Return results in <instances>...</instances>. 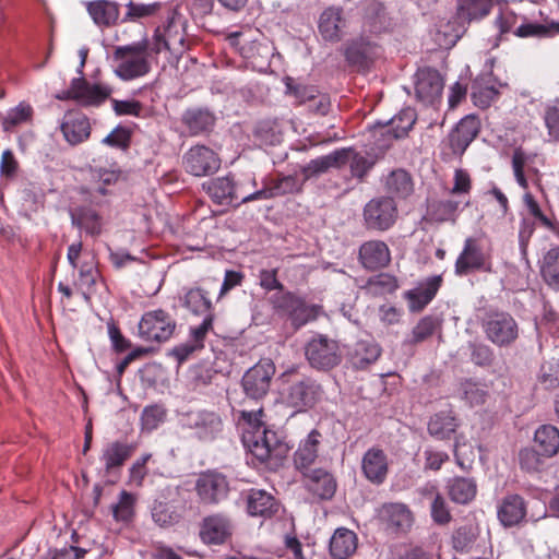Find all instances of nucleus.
<instances>
[{
	"mask_svg": "<svg viewBox=\"0 0 559 559\" xmlns=\"http://www.w3.org/2000/svg\"><path fill=\"white\" fill-rule=\"evenodd\" d=\"M322 440L323 435L321 431L312 429L307 437L299 442L294 453V464L298 471L304 474L311 471L310 467L318 457Z\"/></svg>",
	"mask_w": 559,
	"mask_h": 559,
	"instance_id": "22",
	"label": "nucleus"
},
{
	"mask_svg": "<svg viewBox=\"0 0 559 559\" xmlns=\"http://www.w3.org/2000/svg\"><path fill=\"white\" fill-rule=\"evenodd\" d=\"M361 471L364 476L374 485H381L389 473L388 456L382 449L370 448L362 456Z\"/></svg>",
	"mask_w": 559,
	"mask_h": 559,
	"instance_id": "21",
	"label": "nucleus"
},
{
	"mask_svg": "<svg viewBox=\"0 0 559 559\" xmlns=\"http://www.w3.org/2000/svg\"><path fill=\"white\" fill-rule=\"evenodd\" d=\"M527 514V504L524 498L518 493H510L502 498L497 508V516L504 527H513L521 524Z\"/></svg>",
	"mask_w": 559,
	"mask_h": 559,
	"instance_id": "19",
	"label": "nucleus"
},
{
	"mask_svg": "<svg viewBox=\"0 0 559 559\" xmlns=\"http://www.w3.org/2000/svg\"><path fill=\"white\" fill-rule=\"evenodd\" d=\"M383 188L388 198L395 201H405L413 195L415 183L412 175L402 168L394 169L383 180Z\"/></svg>",
	"mask_w": 559,
	"mask_h": 559,
	"instance_id": "24",
	"label": "nucleus"
},
{
	"mask_svg": "<svg viewBox=\"0 0 559 559\" xmlns=\"http://www.w3.org/2000/svg\"><path fill=\"white\" fill-rule=\"evenodd\" d=\"M534 442L549 459L559 452V429L552 425L540 426L534 435Z\"/></svg>",
	"mask_w": 559,
	"mask_h": 559,
	"instance_id": "40",
	"label": "nucleus"
},
{
	"mask_svg": "<svg viewBox=\"0 0 559 559\" xmlns=\"http://www.w3.org/2000/svg\"><path fill=\"white\" fill-rule=\"evenodd\" d=\"M364 218L368 228L388 230L397 218L396 203L386 195L374 198L365 205Z\"/></svg>",
	"mask_w": 559,
	"mask_h": 559,
	"instance_id": "9",
	"label": "nucleus"
},
{
	"mask_svg": "<svg viewBox=\"0 0 559 559\" xmlns=\"http://www.w3.org/2000/svg\"><path fill=\"white\" fill-rule=\"evenodd\" d=\"M455 274L465 276L474 271H489L485 253L475 238H467L464 241L462 252L459 254L455 264Z\"/></svg>",
	"mask_w": 559,
	"mask_h": 559,
	"instance_id": "17",
	"label": "nucleus"
},
{
	"mask_svg": "<svg viewBox=\"0 0 559 559\" xmlns=\"http://www.w3.org/2000/svg\"><path fill=\"white\" fill-rule=\"evenodd\" d=\"M160 9V2L135 3L130 1L127 4V12L122 19V22H135L143 17L153 16L157 14Z\"/></svg>",
	"mask_w": 559,
	"mask_h": 559,
	"instance_id": "50",
	"label": "nucleus"
},
{
	"mask_svg": "<svg viewBox=\"0 0 559 559\" xmlns=\"http://www.w3.org/2000/svg\"><path fill=\"white\" fill-rule=\"evenodd\" d=\"M32 116V106L25 103H20L15 108L11 109L5 117L2 118V128L4 131L10 132L16 126L29 121Z\"/></svg>",
	"mask_w": 559,
	"mask_h": 559,
	"instance_id": "49",
	"label": "nucleus"
},
{
	"mask_svg": "<svg viewBox=\"0 0 559 559\" xmlns=\"http://www.w3.org/2000/svg\"><path fill=\"white\" fill-rule=\"evenodd\" d=\"M86 10L93 22L99 27L116 25L120 15L119 4L109 0L90 1L86 4Z\"/></svg>",
	"mask_w": 559,
	"mask_h": 559,
	"instance_id": "30",
	"label": "nucleus"
},
{
	"mask_svg": "<svg viewBox=\"0 0 559 559\" xmlns=\"http://www.w3.org/2000/svg\"><path fill=\"white\" fill-rule=\"evenodd\" d=\"M264 411H241L240 420L247 424L251 430L243 433V444L251 454V463L255 466H265L276 469L286 459L289 447L276 431L267 429L262 418Z\"/></svg>",
	"mask_w": 559,
	"mask_h": 559,
	"instance_id": "1",
	"label": "nucleus"
},
{
	"mask_svg": "<svg viewBox=\"0 0 559 559\" xmlns=\"http://www.w3.org/2000/svg\"><path fill=\"white\" fill-rule=\"evenodd\" d=\"M134 502L133 495L121 491L119 502L112 508L114 518L117 521H129L133 516Z\"/></svg>",
	"mask_w": 559,
	"mask_h": 559,
	"instance_id": "59",
	"label": "nucleus"
},
{
	"mask_svg": "<svg viewBox=\"0 0 559 559\" xmlns=\"http://www.w3.org/2000/svg\"><path fill=\"white\" fill-rule=\"evenodd\" d=\"M342 10L338 8H328L319 20V32L325 40L338 41L342 38V27L344 19Z\"/></svg>",
	"mask_w": 559,
	"mask_h": 559,
	"instance_id": "34",
	"label": "nucleus"
},
{
	"mask_svg": "<svg viewBox=\"0 0 559 559\" xmlns=\"http://www.w3.org/2000/svg\"><path fill=\"white\" fill-rule=\"evenodd\" d=\"M453 452L457 466L463 471H469L475 461L473 447L466 442L461 443L456 439Z\"/></svg>",
	"mask_w": 559,
	"mask_h": 559,
	"instance_id": "58",
	"label": "nucleus"
},
{
	"mask_svg": "<svg viewBox=\"0 0 559 559\" xmlns=\"http://www.w3.org/2000/svg\"><path fill=\"white\" fill-rule=\"evenodd\" d=\"M543 118L549 138L559 141V103L548 105L544 110Z\"/></svg>",
	"mask_w": 559,
	"mask_h": 559,
	"instance_id": "63",
	"label": "nucleus"
},
{
	"mask_svg": "<svg viewBox=\"0 0 559 559\" xmlns=\"http://www.w3.org/2000/svg\"><path fill=\"white\" fill-rule=\"evenodd\" d=\"M457 426V419L451 411L439 412L430 418L428 431L432 437L445 440L456 431Z\"/></svg>",
	"mask_w": 559,
	"mask_h": 559,
	"instance_id": "38",
	"label": "nucleus"
},
{
	"mask_svg": "<svg viewBox=\"0 0 559 559\" xmlns=\"http://www.w3.org/2000/svg\"><path fill=\"white\" fill-rule=\"evenodd\" d=\"M441 284L442 276L435 275L428 277L426 282L418 287L407 290L405 293V299L408 301L409 311H421L436 297Z\"/></svg>",
	"mask_w": 559,
	"mask_h": 559,
	"instance_id": "27",
	"label": "nucleus"
},
{
	"mask_svg": "<svg viewBox=\"0 0 559 559\" xmlns=\"http://www.w3.org/2000/svg\"><path fill=\"white\" fill-rule=\"evenodd\" d=\"M448 487L451 500L461 504L471 502L477 493V484L473 478L454 477Z\"/></svg>",
	"mask_w": 559,
	"mask_h": 559,
	"instance_id": "41",
	"label": "nucleus"
},
{
	"mask_svg": "<svg viewBox=\"0 0 559 559\" xmlns=\"http://www.w3.org/2000/svg\"><path fill=\"white\" fill-rule=\"evenodd\" d=\"M216 118L207 108H188L181 116V124L190 136L207 135L215 126Z\"/></svg>",
	"mask_w": 559,
	"mask_h": 559,
	"instance_id": "23",
	"label": "nucleus"
},
{
	"mask_svg": "<svg viewBox=\"0 0 559 559\" xmlns=\"http://www.w3.org/2000/svg\"><path fill=\"white\" fill-rule=\"evenodd\" d=\"M176 319L164 309L145 311L138 324V336L146 343H164L174 334Z\"/></svg>",
	"mask_w": 559,
	"mask_h": 559,
	"instance_id": "4",
	"label": "nucleus"
},
{
	"mask_svg": "<svg viewBox=\"0 0 559 559\" xmlns=\"http://www.w3.org/2000/svg\"><path fill=\"white\" fill-rule=\"evenodd\" d=\"M71 223L73 226L84 230L92 237L99 236L103 231V218L93 209L79 206L71 211Z\"/></svg>",
	"mask_w": 559,
	"mask_h": 559,
	"instance_id": "33",
	"label": "nucleus"
},
{
	"mask_svg": "<svg viewBox=\"0 0 559 559\" xmlns=\"http://www.w3.org/2000/svg\"><path fill=\"white\" fill-rule=\"evenodd\" d=\"M286 94L294 96L298 104L314 100L316 91L312 87L295 83L293 78L285 79Z\"/></svg>",
	"mask_w": 559,
	"mask_h": 559,
	"instance_id": "60",
	"label": "nucleus"
},
{
	"mask_svg": "<svg viewBox=\"0 0 559 559\" xmlns=\"http://www.w3.org/2000/svg\"><path fill=\"white\" fill-rule=\"evenodd\" d=\"M61 131L71 145H76L90 138L91 123L85 116L69 117L61 124Z\"/></svg>",
	"mask_w": 559,
	"mask_h": 559,
	"instance_id": "37",
	"label": "nucleus"
},
{
	"mask_svg": "<svg viewBox=\"0 0 559 559\" xmlns=\"http://www.w3.org/2000/svg\"><path fill=\"white\" fill-rule=\"evenodd\" d=\"M548 456L534 448H524L519 452V464L522 471L528 474H539L546 468Z\"/></svg>",
	"mask_w": 559,
	"mask_h": 559,
	"instance_id": "45",
	"label": "nucleus"
},
{
	"mask_svg": "<svg viewBox=\"0 0 559 559\" xmlns=\"http://www.w3.org/2000/svg\"><path fill=\"white\" fill-rule=\"evenodd\" d=\"M309 491L320 499H331L336 490V481L333 475L325 469L316 468L304 474Z\"/></svg>",
	"mask_w": 559,
	"mask_h": 559,
	"instance_id": "32",
	"label": "nucleus"
},
{
	"mask_svg": "<svg viewBox=\"0 0 559 559\" xmlns=\"http://www.w3.org/2000/svg\"><path fill=\"white\" fill-rule=\"evenodd\" d=\"M348 163L352 176L357 178L359 181L365 180L366 176L376 164L374 160L369 159L365 155L356 152L354 148H352L350 159Z\"/></svg>",
	"mask_w": 559,
	"mask_h": 559,
	"instance_id": "55",
	"label": "nucleus"
},
{
	"mask_svg": "<svg viewBox=\"0 0 559 559\" xmlns=\"http://www.w3.org/2000/svg\"><path fill=\"white\" fill-rule=\"evenodd\" d=\"M440 328L441 322L438 318L426 316L417 322L404 343L411 346L420 344L431 337Z\"/></svg>",
	"mask_w": 559,
	"mask_h": 559,
	"instance_id": "44",
	"label": "nucleus"
},
{
	"mask_svg": "<svg viewBox=\"0 0 559 559\" xmlns=\"http://www.w3.org/2000/svg\"><path fill=\"white\" fill-rule=\"evenodd\" d=\"M415 121V111L411 108H405L395 115L388 123L381 126L378 132L386 136L385 143L381 145V148H388L391 146L393 140L406 136Z\"/></svg>",
	"mask_w": 559,
	"mask_h": 559,
	"instance_id": "25",
	"label": "nucleus"
},
{
	"mask_svg": "<svg viewBox=\"0 0 559 559\" xmlns=\"http://www.w3.org/2000/svg\"><path fill=\"white\" fill-rule=\"evenodd\" d=\"M182 423L183 427L193 430V435L203 441L214 440L223 428L221 416L205 409L185 414Z\"/></svg>",
	"mask_w": 559,
	"mask_h": 559,
	"instance_id": "12",
	"label": "nucleus"
},
{
	"mask_svg": "<svg viewBox=\"0 0 559 559\" xmlns=\"http://www.w3.org/2000/svg\"><path fill=\"white\" fill-rule=\"evenodd\" d=\"M478 536V528L473 524H465L457 527L452 534V546L461 554L468 552Z\"/></svg>",
	"mask_w": 559,
	"mask_h": 559,
	"instance_id": "47",
	"label": "nucleus"
},
{
	"mask_svg": "<svg viewBox=\"0 0 559 559\" xmlns=\"http://www.w3.org/2000/svg\"><path fill=\"white\" fill-rule=\"evenodd\" d=\"M462 397L471 405H481L486 402L487 390L481 383L465 380L460 386Z\"/></svg>",
	"mask_w": 559,
	"mask_h": 559,
	"instance_id": "51",
	"label": "nucleus"
},
{
	"mask_svg": "<svg viewBox=\"0 0 559 559\" xmlns=\"http://www.w3.org/2000/svg\"><path fill=\"white\" fill-rule=\"evenodd\" d=\"M540 274L546 284L559 290V247L550 248L543 257Z\"/></svg>",
	"mask_w": 559,
	"mask_h": 559,
	"instance_id": "42",
	"label": "nucleus"
},
{
	"mask_svg": "<svg viewBox=\"0 0 559 559\" xmlns=\"http://www.w3.org/2000/svg\"><path fill=\"white\" fill-rule=\"evenodd\" d=\"M79 285L82 288L90 289L96 284L98 270L94 261H84L79 267Z\"/></svg>",
	"mask_w": 559,
	"mask_h": 559,
	"instance_id": "64",
	"label": "nucleus"
},
{
	"mask_svg": "<svg viewBox=\"0 0 559 559\" xmlns=\"http://www.w3.org/2000/svg\"><path fill=\"white\" fill-rule=\"evenodd\" d=\"M274 198L289 193H299L304 182H300L295 175L282 176L270 181Z\"/></svg>",
	"mask_w": 559,
	"mask_h": 559,
	"instance_id": "52",
	"label": "nucleus"
},
{
	"mask_svg": "<svg viewBox=\"0 0 559 559\" xmlns=\"http://www.w3.org/2000/svg\"><path fill=\"white\" fill-rule=\"evenodd\" d=\"M181 305L193 316L207 318L210 314H215V308L210 298V292L200 286L186 289L181 297Z\"/></svg>",
	"mask_w": 559,
	"mask_h": 559,
	"instance_id": "28",
	"label": "nucleus"
},
{
	"mask_svg": "<svg viewBox=\"0 0 559 559\" xmlns=\"http://www.w3.org/2000/svg\"><path fill=\"white\" fill-rule=\"evenodd\" d=\"M136 450L135 443L124 441L108 442L102 450L99 461L104 466V475L106 477H118L126 462L133 455Z\"/></svg>",
	"mask_w": 559,
	"mask_h": 559,
	"instance_id": "13",
	"label": "nucleus"
},
{
	"mask_svg": "<svg viewBox=\"0 0 559 559\" xmlns=\"http://www.w3.org/2000/svg\"><path fill=\"white\" fill-rule=\"evenodd\" d=\"M493 0H457L456 16L462 22L471 23L488 16Z\"/></svg>",
	"mask_w": 559,
	"mask_h": 559,
	"instance_id": "36",
	"label": "nucleus"
},
{
	"mask_svg": "<svg viewBox=\"0 0 559 559\" xmlns=\"http://www.w3.org/2000/svg\"><path fill=\"white\" fill-rule=\"evenodd\" d=\"M111 88L100 83H91L84 78H74L69 90L57 95L60 100L72 99L83 107H98L111 95Z\"/></svg>",
	"mask_w": 559,
	"mask_h": 559,
	"instance_id": "7",
	"label": "nucleus"
},
{
	"mask_svg": "<svg viewBox=\"0 0 559 559\" xmlns=\"http://www.w3.org/2000/svg\"><path fill=\"white\" fill-rule=\"evenodd\" d=\"M382 348L372 340L357 341L349 352V361L355 369L365 370L381 356Z\"/></svg>",
	"mask_w": 559,
	"mask_h": 559,
	"instance_id": "29",
	"label": "nucleus"
},
{
	"mask_svg": "<svg viewBox=\"0 0 559 559\" xmlns=\"http://www.w3.org/2000/svg\"><path fill=\"white\" fill-rule=\"evenodd\" d=\"M148 55L146 40L117 47L114 51V58L118 61L115 73L123 81L146 75L151 70Z\"/></svg>",
	"mask_w": 559,
	"mask_h": 559,
	"instance_id": "3",
	"label": "nucleus"
},
{
	"mask_svg": "<svg viewBox=\"0 0 559 559\" xmlns=\"http://www.w3.org/2000/svg\"><path fill=\"white\" fill-rule=\"evenodd\" d=\"M379 520L393 533L407 532L414 522L413 512L402 502L383 503L378 511Z\"/></svg>",
	"mask_w": 559,
	"mask_h": 559,
	"instance_id": "16",
	"label": "nucleus"
},
{
	"mask_svg": "<svg viewBox=\"0 0 559 559\" xmlns=\"http://www.w3.org/2000/svg\"><path fill=\"white\" fill-rule=\"evenodd\" d=\"M481 326L487 340L498 347L511 346L519 338V324L509 312L488 313Z\"/></svg>",
	"mask_w": 559,
	"mask_h": 559,
	"instance_id": "6",
	"label": "nucleus"
},
{
	"mask_svg": "<svg viewBox=\"0 0 559 559\" xmlns=\"http://www.w3.org/2000/svg\"><path fill=\"white\" fill-rule=\"evenodd\" d=\"M305 357L310 367L319 371H329L342 361V353L338 342L318 334L305 345Z\"/></svg>",
	"mask_w": 559,
	"mask_h": 559,
	"instance_id": "5",
	"label": "nucleus"
},
{
	"mask_svg": "<svg viewBox=\"0 0 559 559\" xmlns=\"http://www.w3.org/2000/svg\"><path fill=\"white\" fill-rule=\"evenodd\" d=\"M202 187L211 200L218 205H234V202L239 200V187L233 176L213 178Z\"/></svg>",
	"mask_w": 559,
	"mask_h": 559,
	"instance_id": "20",
	"label": "nucleus"
},
{
	"mask_svg": "<svg viewBox=\"0 0 559 559\" xmlns=\"http://www.w3.org/2000/svg\"><path fill=\"white\" fill-rule=\"evenodd\" d=\"M370 50L371 46L369 44L353 43L345 50V59L349 66L358 70H367L372 62Z\"/></svg>",
	"mask_w": 559,
	"mask_h": 559,
	"instance_id": "46",
	"label": "nucleus"
},
{
	"mask_svg": "<svg viewBox=\"0 0 559 559\" xmlns=\"http://www.w3.org/2000/svg\"><path fill=\"white\" fill-rule=\"evenodd\" d=\"M471 360L480 367H489L492 365L495 356L492 349L481 343H471Z\"/></svg>",
	"mask_w": 559,
	"mask_h": 559,
	"instance_id": "61",
	"label": "nucleus"
},
{
	"mask_svg": "<svg viewBox=\"0 0 559 559\" xmlns=\"http://www.w3.org/2000/svg\"><path fill=\"white\" fill-rule=\"evenodd\" d=\"M521 17L522 16L516 14L511 8L507 5L500 7L493 19V25L498 29L499 38L501 39L503 35L511 31L514 32L516 28L515 25L521 21Z\"/></svg>",
	"mask_w": 559,
	"mask_h": 559,
	"instance_id": "48",
	"label": "nucleus"
},
{
	"mask_svg": "<svg viewBox=\"0 0 559 559\" xmlns=\"http://www.w3.org/2000/svg\"><path fill=\"white\" fill-rule=\"evenodd\" d=\"M524 203H525V206L527 207L528 213L535 219H537L543 227H545L548 230L554 231V233L559 231V223L556 219L549 218L548 216H546L543 213L538 202L535 200V198L530 192L524 194Z\"/></svg>",
	"mask_w": 559,
	"mask_h": 559,
	"instance_id": "54",
	"label": "nucleus"
},
{
	"mask_svg": "<svg viewBox=\"0 0 559 559\" xmlns=\"http://www.w3.org/2000/svg\"><path fill=\"white\" fill-rule=\"evenodd\" d=\"M281 400L294 413L313 408L322 399L323 388L312 377L298 374L294 370L282 373Z\"/></svg>",
	"mask_w": 559,
	"mask_h": 559,
	"instance_id": "2",
	"label": "nucleus"
},
{
	"mask_svg": "<svg viewBox=\"0 0 559 559\" xmlns=\"http://www.w3.org/2000/svg\"><path fill=\"white\" fill-rule=\"evenodd\" d=\"M131 135V131L128 128L118 126L102 140V143L117 150L126 151L130 147Z\"/></svg>",
	"mask_w": 559,
	"mask_h": 559,
	"instance_id": "57",
	"label": "nucleus"
},
{
	"mask_svg": "<svg viewBox=\"0 0 559 559\" xmlns=\"http://www.w3.org/2000/svg\"><path fill=\"white\" fill-rule=\"evenodd\" d=\"M88 177L94 183V191L105 195L108 192L107 187L112 186L118 181L120 171L112 167L104 168L91 165L88 168Z\"/></svg>",
	"mask_w": 559,
	"mask_h": 559,
	"instance_id": "43",
	"label": "nucleus"
},
{
	"mask_svg": "<svg viewBox=\"0 0 559 559\" xmlns=\"http://www.w3.org/2000/svg\"><path fill=\"white\" fill-rule=\"evenodd\" d=\"M513 34L520 38L536 37L545 38L559 34V23L550 22L547 24L528 21L525 16L521 17V24L514 29Z\"/></svg>",
	"mask_w": 559,
	"mask_h": 559,
	"instance_id": "39",
	"label": "nucleus"
},
{
	"mask_svg": "<svg viewBox=\"0 0 559 559\" xmlns=\"http://www.w3.org/2000/svg\"><path fill=\"white\" fill-rule=\"evenodd\" d=\"M359 261L365 269L370 271L385 267L391 261L390 249L381 240L366 241L359 248Z\"/></svg>",
	"mask_w": 559,
	"mask_h": 559,
	"instance_id": "26",
	"label": "nucleus"
},
{
	"mask_svg": "<svg viewBox=\"0 0 559 559\" xmlns=\"http://www.w3.org/2000/svg\"><path fill=\"white\" fill-rule=\"evenodd\" d=\"M231 522L224 514L205 516L200 526V538L206 545H222L231 536Z\"/></svg>",
	"mask_w": 559,
	"mask_h": 559,
	"instance_id": "18",
	"label": "nucleus"
},
{
	"mask_svg": "<svg viewBox=\"0 0 559 559\" xmlns=\"http://www.w3.org/2000/svg\"><path fill=\"white\" fill-rule=\"evenodd\" d=\"M165 409L158 405L146 406L141 416L142 426L146 430H154L165 418Z\"/></svg>",
	"mask_w": 559,
	"mask_h": 559,
	"instance_id": "62",
	"label": "nucleus"
},
{
	"mask_svg": "<svg viewBox=\"0 0 559 559\" xmlns=\"http://www.w3.org/2000/svg\"><path fill=\"white\" fill-rule=\"evenodd\" d=\"M274 373L275 366L272 360H260L247 370L241 379L245 394L252 400L263 399L270 390Z\"/></svg>",
	"mask_w": 559,
	"mask_h": 559,
	"instance_id": "8",
	"label": "nucleus"
},
{
	"mask_svg": "<svg viewBox=\"0 0 559 559\" xmlns=\"http://www.w3.org/2000/svg\"><path fill=\"white\" fill-rule=\"evenodd\" d=\"M195 491L204 504H217L224 500L229 491L226 477L221 473H202L195 481Z\"/></svg>",
	"mask_w": 559,
	"mask_h": 559,
	"instance_id": "14",
	"label": "nucleus"
},
{
	"mask_svg": "<svg viewBox=\"0 0 559 559\" xmlns=\"http://www.w3.org/2000/svg\"><path fill=\"white\" fill-rule=\"evenodd\" d=\"M320 307L316 305H308L301 299L296 312L290 319L292 325L297 330L307 323L314 321L318 318Z\"/></svg>",
	"mask_w": 559,
	"mask_h": 559,
	"instance_id": "56",
	"label": "nucleus"
},
{
	"mask_svg": "<svg viewBox=\"0 0 559 559\" xmlns=\"http://www.w3.org/2000/svg\"><path fill=\"white\" fill-rule=\"evenodd\" d=\"M460 207V202L455 200H443L433 204L431 207V218L438 223L455 222L456 212Z\"/></svg>",
	"mask_w": 559,
	"mask_h": 559,
	"instance_id": "53",
	"label": "nucleus"
},
{
	"mask_svg": "<svg viewBox=\"0 0 559 559\" xmlns=\"http://www.w3.org/2000/svg\"><path fill=\"white\" fill-rule=\"evenodd\" d=\"M247 509L252 516L270 518L277 511L275 498L262 489H251L247 500Z\"/></svg>",
	"mask_w": 559,
	"mask_h": 559,
	"instance_id": "35",
	"label": "nucleus"
},
{
	"mask_svg": "<svg viewBox=\"0 0 559 559\" xmlns=\"http://www.w3.org/2000/svg\"><path fill=\"white\" fill-rule=\"evenodd\" d=\"M182 164L188 174L203 177L216 173L221 167V159L212 148L198 144L183 154Z\"/></svg>",
	"mask_w": 559,
	"mask_h": 559,
	"instance_id": "10",
	"label": "nucleus"
},
{
	"mask_svg": "<svg viewBox=\"0 0 559 559\" xmlns=\"http://www.w3.org/2000/svg\"><path fill=\"white\" fill-rule=\"evenodd\" d=\"M444 86L440 72L430 67L417 70L415 74V95L425 105L435 106L440 103Z\"/></svg>",
	"mask_w": 559,
	"mask_h": 559,
	"instance_id": "11",
	"label": "nucleus"
},
{
	"mask_svg": "<svg viewBox=\"0 0 559 559\" xmlns=\"http://www.w3.org/2000/svg\"><path fill=\"white\" fill-rule=\"evenodd\" d=\"M481 123L477 115L463 117L449 134V144L453 154L462 155L478 136Z\"/></svg>",
	"mask_w": 559,
	"mask_h": 559,
	"instance_id": "15",
	"label": "nucleus"
},
{
	"mask_svg": "<svg viewBox=\"0 0 559 559\" xmlns=\"http://www.w3.org/2000/svg\"><path fill=\"white\" fill-rule=\"evenodd\" d=\"M358 546V537L355 532L338 527L330 539V554L334 559H348L352 557Z\"/></svg>",
	"mask_w": 559,
	"mask_h": 559,
	"instance_id": "31",
	"label": "nucleus"
}]
</instances>
